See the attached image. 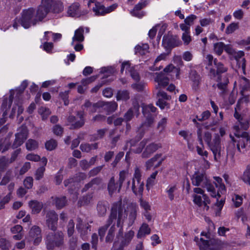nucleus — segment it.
I'll return each instance as SVG.
<instances>
[{"mask_svg": "<svg viewBox=\"0 0 250 250\" xmlns=\"http://www.w3.org/2000/svg\"><path fill=\"white\" fill-rule=\"evenodd\" d=\"M239 28V23L236 22H232L229 24L226 28V33L230 34L233 33L235 30Z\"/></svg>", "mask_w": 250, "mask_h": 250, "instance_id": "59", "label": "nucleus"}, {"mask_svg": "<svg viewBox=\"0 0 250 250\" xmlns=\"http://www.w3.org/2000/svg\"><path fill=\"white\" fill-rule=\"evenodd\" d=\"M98 143H94L92 144H89L87 143L82 144L80 145V149L83 152H89L92 149H96L98 148Z\"/></svg>", "mask_w": 250, "mask_h": 250, "instance_id": "38", "label": "nucleus"}, {"mask_svg": "<svg viewBox=\"0 0 250 250\" xmlns=\"http://www.w3.org/2000/svg\"><path fill=\"white\" fill-rule=\"evenodd\" d=\"M28 130L26 126L21 125L18 129V132L15 134V139L12 146L13 149L21 146L27 139Z\"/></svg>", "mask_w": 250, "mask_h": 250, "instance_id": "9", "label": "nucleus"}, {"mask_svg": "<svg viewBox=\"0 0 250 250\" xmlns=\"http://www.w3.org/2000/svg\"><path fill=\"white\" fill-rule=\"evenodd\" d=\"M240 86L242 93L248 90L250 88L249 80L245 77H242L240 80Z\"/></svg>", "mask_w": 250, "mask_h": 250, "instance_id": "43", "label": "nucleus"}, {"mask_svg": "<svg viewBox=\"0 0 250 250\" xmlns=\"http://www.w3.org/2000/svg\"><path fill=\"white\" fill-rule=\"evenodd\" d=\"M163 44L167 48H172L181 44V42L176 36L165 35L163 38Z\"/></svg>", "mask_w": 250, "mask_h": 250, "instance_id": "15", "label": "nucleus"}, {"mask_svg": "<svg viewBox=\"0 0 250 250\" xmlns=\"http://www.w3.org/2000/svg\"><path fill=\"white\" fill-rule=\"evenodd\" d=\"M146 117V120L145 122L142 123L139 131L142 133L140 135V138L137 140H131L127 143V146L130 145V147L134 146L136 143L141 139L144 135V132L148 129V128L151 127L154 122V118L152 115L145 116Z\"/></svg>", "mask_w": 250, "mask_h": 250, "instance_id": "11", "label": "nucleus"}, {"mask_svg": "<svg viewBox=\"0 0 250 250\" xmlns=\"http://www.w3.org/2000/svg\"><path fill=\"white\" fill-rule=\"evenodd\" d=\"M97 211L98 214L101 216L104 215L106 212L107 210V207L106 204L102 202H100L98 203L97 205Z\"/></svg>", "mask_w": 250, "mask_h": 250, "instance_id": "58", "label": "nucleus"}, {"mask_svg": "<svg viewBox=\"0 0 250 250\" xmlns=\"http://www.w3.org/2000/svg\"><path fill=\"white\" fill-rule=\"evenodd\" d=\"M35 10L32 8L24 9L22 11L21 18L18 21L24 28H28L32 25L37 24L38 20L34 16Z\"/></svg>", "mask_w": 250, "mask_h": 250, "instance_id": "3", "label": "nucleus"}, {"mask_svg": "<svg viewBox=\"0 0 250 250\" xmlns=\"http://www.w3.org/2000/svg\"><path fill=\"white\" fill-rule=\"evenodd\" d=\"M244 55L245 53L243 51H235L232 55V57L236 60L238 67L242 68L244 73L246 70V60L243 58Z\"/></svg>", "mask_w": 250, "mask_h": 250, "instance_id": "21", "label": "nucleus"}, {"mask_svg": "<svg viewBox=\"0 0 250 250\" xmlns=\"http://www.w3.org/2000/svg\"><path fill=\"white\" fill-rule=\"evenodd\" d=\"M29 235L31 238L34 239V245H38L42 241L41 229L39 227L37 226H33L29 232Z\"/></svg>", "mask_w": 250, "mask_h": 250, "instance_id": "19", "label": "nucleus"}, {"mask_svg": "<svg viewBox=\"0 0 250 250\" xmlns=\"http://www.w3.org/2000/svg\"><path fill=\"white\" fill-rule=\"evenodd\" d=\"M75 224L72 219H70L67 226V232L68 237H71L74 232Z\"/></svg>", "mask_w": 250, "mask_h": 250, "instance_id": "61", "label": "nucleus"}, {"mask_svg": "<svg viewBox=\"0 0 250 250\" xmlns=\"http://www.w3.org/2000/svg\"><path fill=\"white\" fill-rule=\"evenodd\" d=\"M102 107L108 112H114L117 108L118 104L115 102H101Z\"/></svg>", "mask_w": 250, "mask_h": 250, "instance_id": "35", "label": "nucleus"}, {"mask_svg": "<svg viewBox=\"0 0 250 250\" xmlns=\"http://www.w3.org/2000/svg\"><path fill=\"white\" fill-rule=\"evenodd\" d=\"M28 205L33 214L39 213L43 207V204L37 200H31L29 201Z\"/></svg>", "mask_w": 250, "mask_h": 250, "instance_id": "31", "label": "nucleus"}, {"mask_svg": "<svg viewBox=\"0 0 250 250\" xmlns=\"http://www.w3.org/2000/svg\"><path fill=\"white\" fill-rule=\"evenodd\" d=\"M63 10V5L62 1H57L54 3L53 11L55 13H59Z\"/></svg>", "mask_w": 250, "mask_h": 250, "instance_id": "60", "label": "nucleus"}, {"mask_svg": "<svg viewBox=\"0 0 250 250\" xmlns=\"http://www.w3.org/2000/svg\"><path fill=\"white\" fill-rule=\"evenodd\" d=\"M167 56V54L166 53H163L159 55L154 62V66L150 67V70L152 71H156L160 70L162 67L160 66L159 67H155L156 64L161 61H165Z\"/></svg>", "mask_w": 250, "mask_h": 250, "instance_id": "39", "label": "nucleus"}, {"mask_svg": "<svg viewBox=\"0 0 250 250\" xmlns=\"http://www.w3.org/2000/svg\"><path fill=\"white\" fill-rule=\"evenodd\" d=\"M162 147L160 143H152L146 146L145 150L142 154L143 158H147Z\"/></svg>", "mask_w": 250, "mask_h": 250, "instance_id": "20", "label": "nucleus"}, {"mask_svg": "<svg viewBox=\"0 0 250 250\" xmlns=\"http://www.w3.org/2000/svg\"><path fill=\"white\" fill-rule=\"evenodd\" d=\"M161 154H157L153 157L148 160L146 163V166L147 169H149L154 165L155 162L157 161L161 157Z\"/></svg>", "mask_w": 250, "mask_h": 250, "instance_id": "55", "label": "nucleus"}, {"mask_svg": "<svg viewBox=\"0 0 250 250\" xmlns=\"http://www.w3.org/2000/svg\"><path fill=\"white\" fill-rule=\"evenodd\" d=\"M225 44L222 42H218L214 44L213 49L215 53L218 56L221 55L225 49Z\"/></svg>", "mask_w": 250, "mask_h": 250, "instance_id": "54", "label": "nucleus"}, {"mask_svg": "<svg viewBox=\"0 0 250 250\" xmlns=\"http://www.w3.org/2000/svg\"><path fill=\"white\" fill-rule=\"evenodd\" d=\"M127 209L128 212L129 225L131 226L136 219L138 207L135 204H131L127 206Z\"/></svg>", "mask_w": 250, "mask_h": 250, "instance_id": "22", "label": "nucleus"}, {"mask_svg": "<svg viewBox=\"0 0 250 250\" xmlns=\"http://www.w3.org/2000/svg\"><path fill=\"white\" fill-rule=\"evenodd\" d=\"M67 13L69 16L72 17H79L84 14L81 12L80 4L78 3H74L70 5L68 8Z\"/></svg>", "mask_w": 250, "mask_h": 250, "instance_id": "26", "label": "nucleus"}, {"mask_svg": "<svg viewBox=\"0 0 250 250\" xmlns=\"http://www.w3.org/2000/svg\"><path fill=\"white\" fill-rule=\"evenodd\" d=\"M50 9L48 8L42 4L40 5L37 10L36 16L38 21H42V20L46 17L48 13L50 11Z\"/></svg>", "mask_w": 250, "mask_h": 250, "instance_id": "33", "label": "nucleus"}, {"mask_svg": "<svg viewBox=\"0 0 250 250\" xmlns=\"http://www.w3.org/2000/svg\"><path fill=\"white\" fill-rule=\"evenodd\" d=\"M76 229L83 240H86L87 235L91 231V226L88 223H84L81 218L77 219Z\"/></svg>", "mask_w": 250, "mask_h": 250, "instance_id": "12", "label": "nucleus"}, {"mask_svg": "<svg viewBox=\"0 0 250 250\" xmlns=\"http://www.w3.org/2000/svg\"><path fill=\"white\" fill-rule=\"evenodd\" d=\"M54 201L56 208L59 209L63 208L67 203V200L65 196L55 197Z\"/></svg>", "mask_w": 250, "mask_h": 250, "instance_id": "41", "label": "nucleus"}, {"mask_svg": "<svg viewBox=\"0 0 250 250\" xmlns=\"http://www.w3.org/2000/svg\"><path fill=\"white\" fill-rule=\"evenodd\" d=\"M230 137L231 139V142L229 143L227 147V152L228 153L231 154L233 157L235 150L237 149V147H235V143H237V140H235L231 135H230Z\"/></svg>", "mask_w": 250, "mask_h": 250, "instance_id": "47", "label": "nucleus"}, {"mask_svg": "<svg viewBox=\"0 0 250 250\" xmlns=\"http://www.w3.org/2000/svg\"><path fill=\"white\" fill-rule=\"evenodd\" d=\"M11 247L10 243L4 238L0 239V248L1 250H9Z\"/></svg>", "mask_w": 250, "mask_h": 250, "instance_id": "63", "label": "nucleus"}, {"mask_svg": "<svg viewBox=\"0 0 250 250\" xmlns=\"http://www.w3.org/2000/svg\"><path fill=\"white\" fill-rule=\"evenodd\" d=\"M102 182V178L96 177L92 179L88 183L85 185L82 189V192H85L89 188L96 189L97 186H99Z\"/></svg>", "mask_w": 250, "mask_h": 250, "instance_id": "30", "label": "nucleus"}, {"mask_svg": "<svg viewBox=\"0 0 250 250\" xmlns=\"http://www.w3.org/2000/svg\"><path fill=\"white\" fill-rule=\"evenodd\" d=\"M149 48L147 44H143L142 46L138 45L135 48V54H139L140 55H145L148 51Z\"/></svg>", "mask_w": 250, "mask_h": 250, "instance_id": "50", "label": "nucleus"}, {"mask_svg": "<svg viewBox=\"0 0 250 250\" xmlns=\"http://www.w3.org/2000/svg\"><path fill=\"white\" fill-rule=\"evenodd\" d=\"M146 6V4L144 2L138 3L137 4L135 5L134 9L131 12V14L132 15L135 16L136 17H138L139 18H141L143 16V15L140 14L138 11L142 9Z\"/></svg>", "mask_w": 250, "mask_h": 250, "instance_id": "52", "label": "nucleus"}, {"mask_svg": "<svg viewBox=\"0 0 250 250\" xmlns=\"http://www.w3.org/2000/svg\"><path fill=\"white\" fill-rule=\"evenodd\" d=\"M129 98V92L128 90H119L117 93L116 99L117 101L123 100L125 101Z\"/></svg>", "mask_w": 250, "mask_h": 250, "instance_id": "42", "label": "nucleus"}, {"mask_svg": "<svg viewBox=\"0 0 250 250\" xmlns=\"http://www.w3.org/2000/svg\"><path fill=\"white\" fill-rule=\"evenodd\" d=\"M119 208H120L119 206L115 205V203L112 205L110 214L107 220L106 221V224L104 226L99 228L98 230V233L101 240H103L107 229L113 223V222L116 220L117 210L119 209Z\"/></svg>", "mask_w": 250, "mask_h": 250, "instance_id": "6", "label": "nucleus"}, {"mask_svg": "<svg viewBox=\"0 0 250 250\" xmlns=\"http://www.w3.org/2000/svg\"><path fill=\"white\" fill-rule=\"evenodd\" d=\"M92 200V194H87L85 196H83L78 201V205L80 207L86 206L89 204Z\"/></svg>", "mask_w": 250, "mask_h": 250, "instance_id": "49", "label": "nucleus"}, {"mask_svg": "<svg viewBox=\"0 0 250 250\" xmlns=\"http://www.w3.org/2000/svg\"><path fill=\"white\" fill-rule=\"evenodd\" d=\"M58 216L53 210H48L45 214V223L48 228L55 231L58 226Z\"/></svg>", "mask_w": 250, "mask_h": 250, "instance_id": "10", "label": "nucleus"}, {"mask_svg": "<svg viewBox=\"0 0 250 250\" xmlns=\"http://www.w3.org/2000/svg\"><path fill=\"white\" fill-rule=\"evenodd\" d=\"M243 180L250 185V166H248L244 172Z\"/></svg>", "mask_w": 250, "mask_h": 250, "instance_id": "64", "label": "nucleus"}, {"mask_svg": "<svg viewBox=\"0 0 250 250\" xmlns=\"http://www.w3.org/2000/svg\"><path fill=\"white\" fill-rule=\"evenodd\" d=\"M23 111V107H22L21 104H17L13 106L10 117L11 118L13 117V116L15 115L16 112H17V115L19 116L22 113Z\"/></svg>", "mask_w": 250, "mask_h": 250, "instance_id": "53", "label": "nucleus"}, {"mask_svg": "<svg viewBox=\"0 0 250 250\" xmlns=\"http://www.w3.org/2000/svg\"><path fill=\"white\" fill-rule=\"evenodd\" d=\"M26 147L28 150H33L38 147V143L33 139H29L26 143Z\"/></svg>", "mask_w": 250, "mask_h": 250, "instance_id": "57", "label": "nucleus"}, {"mask_svg": "<svg viewBox=\"0 0 250 250\" xmlns=\"http://www.w3.org/2000/svg\"><path fill=\"white\" fill-rule=\"evenodd\" d=\"M214 64L216 69L211 68L209 71V75L211 78H215L217 75L227 71L228 68L224 65L218 61L217 59H214Z\"/></svg>", "mask_w": 250, "mask_h": 250, "instance_id": "16", "label": "nucleus"}, {"mask_svg": "<svg viewBox=\"0 0 250 250\" xmlns=\"http://www.w3.org/2000/svg\"><path fill=\"white\" fill-rule=\"evenodd\" d=\"M115 205L119 206V209L117 210V226L120 228L118 232V237L123 233V226L124 221L127 217V214L125 207L122 205L121 201H119L115 203Z\"/></svg>", "mask_w": 250, "mask_h": 250, "instance_id": "7", "label": "nucleus"}, {"mask_svg": "<svg viewBox=\"0 0 250 250\" xmlns=\"http://www.w3.org/2000/svg\"><path fill=\"white\" fill-rule=\"evenodd\" d=\"M144 183L141 180H132L131 189L135 194L142 193L144 190Z\"/></svg>", "mask_w": 250, "mask_h": 250, "instance_id": "28", "label": "nucleus"}, {"mask_svg": "<svg viewBox=\"0 0 250 250\" xmlns=\"http://www.w3.org/2000/svg\"><path fill=\"white\" fill-rule=\"evenodd\" d=\"M142 108V112L144 116L151 115L150 112L154 113L157 110V108L151 104L143 105Z\"/></svg>", "mask_w": 250, "mask_h": 250, "instance_id": "46", "label": "nucleus"}, {"mask_svg": "<svg viewBox=\"0 0 250 250\" xmlns=\"http://www.w3.org/2000/svg\"><path fill=\"white\" fill-rule=\"evenodd\" d=\"M194 241L197 243L200 250H222L220 247H219L216 249L210 248L208 244V241L204 240L202 238H201L200 241H199L198 237H195L194 238Z\"/></svg>", "mask_w": 250, "mask_h": 250, "instance_id": "27", "label": "nucleus"}, {"mask_svg": "<svg viewBox=\"0 0 250 250\" xmlns=\"http://www.w3.org/2000/svg\"><path fill=\"white\" fill-rule=\"evenodd\" d=\"M57 146V142L54 139H51L45 143L46 148L49 151L54 149Z\"/></svg>", "mask_w": 250, "mask_h": 250, "instance_id": "62", "label": "nucleus"}, {"mask_svg": "<svg viewBox=\"0 0 250 250\" xmlns=\"http://www.w3.org/2000/svg\"><path fill=\"white\" fill-rule=\"evenodd\" d=\"M140 106L138 103L134 104L132 107L130 108L125 114L124 119L126 121H129L131 120L133 115L137 117L139 115Z\"/></svg>", "mask_w": 250, "mask_h": 250, "instance_id": "25", "label": "nucleus"}, {"mask_svg": "<svg viewBox=\"0 0 250 250\" xmlns=\"http://www.w3.org/2000/svg\"><path fill=\"white\" fill-rule=\"evenodd\" d=\"M177 185H170L167 187L166 189V192L167 194V196L170 201H172L174 199V192L177 190Z\"/></svg>", "mask_w": 250, "mask_h": 250, "instance_id": "40", "label": "nucleus"}, {"mask_svg": "<svg viewBox=\"0 0 250 250\" xmlns=\"http://www.w3.org/2000/svg\"><path fill=\"white\" fill-rule=\"evenodd\" d=\"M208 147L212 152L214 159L218 161L221 157V138L218 133L214 134L212 140L208 145Z\"/></svg>", "mask_w": 250, "mask_h": 250, "instance_id": "8", "label": "nucleus"}, {"mask_svg": "<svg viewBox=\"0 0 250 250\" xmlns=\"http://www.w3.org/2000/svg\"><path fill=\"white\" fill-rule=\"evenodd\" d=\"M194 193L192 195L193 202L199 207L204 205L206 210L208 209V204L210 203L209 197L205 193V191L200 188H193Z\"/></svg>", "mask_w": 250, "mask_h": 250, "instance_id": "4", "label": "nucleus"}, {"mask_svg": "<svg viewBox=\"0 0 250 250\" xmlns=\"http://www.w3.org/2000/svg\"><path fill=\"white\" fill-rule=\"evenodd\" d=\"M119 179L118 181L119 186V189H121L124 183L126 180L127 182L125 183V186L126 188H129L130 186L131 181L128 180V178L131 176V173H129L128 169L121 170L119 174Z\"/></svg>", "mask_w": 250, "mask_h": 250, "instance_id": "18", "label": "nucleus"}, {"mask_svg": "<svg viewBox=\"0 0 250 250\" xmlns=\"http://www.w3.org/2000/svg\"><path fill=\"white\" fill-rule=\"evenodd\" d=\"M156 77L155 81L158 83L156 85L157 89L160 88L161 87L167 86L169 82L168 78L163 73H156Z\"/></svg>", "mask_w": 250, "mask_h": 250, "instance_id": "24", "label": "nucleus"}, {"mask_svg": "<svg viewBox=\"0 0 250 250\" xmlns=\"http://www.w3.org/2000/svg\"><path fill=\"white\" fill-rule=\"evenodd\" d=\"M197 134L198 140L200 144L202 146V147L199 146H196L197 152L199 155L207 158L208 156V152L207 151L204 150L203 137H202V130L201 128L198 129Z\"/></svg>", "mask_w": 250, "mask_h": 250, "instance_id": "23", "label": "nucleus"}, {"mask_svg": "<svg viewBox=\"0 0 250 250\" xmlns=\"http://www.w3.org/2000/svg\"><path fill=\"white\" fill-rule=\"evenodd\" d=\"M84 30L83 27H80L75 31L74 36L72 38L71 45H73L75 42H82L84 40Z\"/></svg>", "mask_w": 250, "mask_h": 250, "instance_id": "34", "label": "nucleus"}, {"mask_svg": "<svg viewBox=\"0 0 250 250\" xmlns=\"http://www.w3.org/2000/svg\"><path fill=\"white\" fill-rule=\"evenodd\" d=\"M77 116L80 118V120L75 122L74 123H73L75 121L76 118L75 116L71 115L69 116L67 119L68 122L69 123H72V124L71 125L70 128V129H77L83 126L85 123L84 119V114L83 111H78L77 113Z\"/></svg>", "mask_w": 250, "mask_h": 250, "instance_id": "17", "label": "nucleus"}, {"mask_svg": "<svg viewBox=\"0 0 250 250\" xmlns=\"http://www.w3.org/2000/svg\"><path fill=\"white\" fill-rule=\"evenodd\" d=\"M11 163L12 162L8 158L4 156L0 157V171H4Z\"/></svg>", "mask_w": 250, "mask_h": 250, "instance_id": "44", "label": "nucleus"}, {"mask_svg": "<svg viewBox=\"0 0 250 250\" xmlns=\"http://www.w3.org/2000/svg\"><path fill=\"white\" fill-rule=\"evenodd\" d=\"M48 250H53L55 247H61L64 244V234L62 231L48 233L44 238Z\"/></svg>", "mask_w": 250, "mask_h": 250, "instance_id": "2", "label": "nucleus"}, {"mask_svg": "<svg viewBox=\"0 0 250 250\" xmlns=\"http://www.w3.org/2000/svg\"><path fill=\"white\" fill-rule=\"evenodd\" d=\"M164 72L167 73L173 72L176 74V77L179 79L180 75V69L175 67L172 64H169L164 69Z\"/></svg>", "mask_w": 250, "mask_h": 250, "instance_id": "56", "label": "nucleus"}, {"mask_svg": "<svg viewBox=\"0 0 250 250\" xmlns=\"http://www.w3.org/2000/svg\"><path fill=\"white\" fill-rule=\"evenodd\" d=\"M13 100V96L11 95L9 97V99L8 100L7 98H4L3 100V102L1 105V109L3 111V116H5L7 115V111L11 106Z\"/></svg>", "mask_w": 250, "mask_h": 250, "instance_id": "37", "label": "nucleus"}, {"mask_svg": "<svg viewBox=\"0 0 250 250\" xmlns=\"http://www.w3.org/2000/svg\"><path fill=\"white\" fill-rule=\"evenodd\" d=\"M134 235V232L133 230H129L125 233L121 240L119 250H123L124 247L130 243Z\"/></svg>", "mask_w": 250, "mask_h": 250, "instance_id": "29", "label": "nucleus"}, {"mask_svg": "<svg viewBox=\"0 0 250 250\" xmlns=\"http://www.w3.org/2000/svg\"><path fill=\"white\" fill-rule=\"evenodd\" d=\"M116 228L114 225H113L108 230L107 234L105 237V242L106 243H111L114 238L115 231Z\"/></svg>", "mask_w": 250, "mask_h": 250, "instance_id": "51", "label": "nucleus"}, {"mask_svg": "<svg viewBox=\"0 0 250 250\" xmlns=\"http://www.w3.org/2000/svg\"><path fill=\"white\" fill-rule=\"evenodd\" d=\"M189 78L193 83L194 86H197L200 83V77L196 71L191 70L189 74Z\"/></svg>", "mask_w": 250, "mask_h": 250, "instance_id": "48", "label": "nucleus"}, {"mask_svg": "<svg viewBox=\"0 0 250 250\" xmlns=\"http://www.w3.org/2000/svg\"><path fill=\"white\" fill-rule=\"evenodd\" d=\"M137 67V66L130 67V63L129 62H125L122 64L121 72L123 73L124 69H125L130 73L131 78L134 81L139 82L140 80V76Z\"/></svg>", "mask_w": 250, "mask_h": 250, "instance_id": "14", "label": "nucleus"}, {"mask_svg": "<svg viewBox=\"0 0 250 250\" xmlns=\"http://www.w3.org/2000/svg\"><path fill=\"white\" fill-rule=\"evenodd\" d=\"M215 182H212L205 173L195 172L192 176V184L196 187L206 188L212 197H219V192L225 190V185L222 183V179L219 177H214Z\"/></svg>", "mask_w": 250, "mask_h": 250, "instance_id": "1", "label": "nucleus"}, {"mask_svg": "<svg viewBox=\"0 0 250 250\" xmlns=\"http://www.w3.org/2000/svg\"><path fill=\"white\" fill-rule=\"evenodd\" d=\"M150 231L151 230L148 225L146 223H143L138 232L137 237L141 238L145 237L146 235L150 234Z\"/></svg>", "mask_w": 250, "mask_h": 250, "instance_id": "36", "label": "nucleus"}, {"mask_svg": "<svg viewBox=\"0 0 250 250\" xmlns=\"http://www.w3.org/2000/svg\"><path fill=\"white\" fill-rule=\"evenodd\" d=\"M117 7V4H113L112 5L105 8L100 2H95V6L92 8V9L96 15L101 16L111 12Z\"/></svg>", "mask_w": 250, "mask_h": 250, "instance_id": "13", "label": "nucleus"}, {"mask_svg": "<svg viewBox=\"0 0 250 250\" xmlns=\"http://www.w3.org/2000/svg\"><path fill=\"white\" fill-rule=\"evenodd\" d=\"M237 140V150L241 153H245L250 148V136L248 133L243 132L235 133Z\"/></svg>", "mask_w": 250, "mask_h": 250, "instance_id": "5", "label": "nucleus"}, {"mask_svg": "<svg viewBox=\"0 0 250 250\" xmlns=\"http://www.w3.org/2000/svg\"><path fill=\"white\" fill-rule=\"evenodd\" d=\"M11 143L9 137L1 139L0 140V147L2 150V153L7 151L10 147Z\"/></svg>", "mask_w": 250, "mask_h": 250, "instance_id": "45", "label": "nucleus"}, {"mask_svg": "<svg viewBox=\"0 0 250 250\" xmlns=\"http://www.w3.org/2000/svg\"><path fill=\"white\" fill-rule=\"evenodd\" d=\"M108 190L110 195H112L116 191L119 192L121 189H119L118 182H115L114 177H112L108 182L107 186Z\"/></svg>", "mask_w": 250, "mask_h": 250, "instance_id": "32", "label": "nucleus"}]
</instances>
